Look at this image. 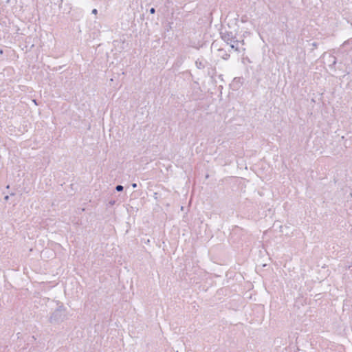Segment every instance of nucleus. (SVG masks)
Masks as SVG:
<instances>
[{
    "mask_svg": "<svg viewBox=\"0 0 352 352\" xmlns=\"http://www.w3.org/2000/svg\"><path fill=\"white\" fill-rule=\"evenodd\" d=\"M240 80H241V78H234V80H236V81H237V82H239V81H240Z\"/></svg>",
    "mask_w": 352,
    "mask_h": 352,
    "instance_id": "2eb2a0df",
    "label": "nucleus"
},
{
    "mask_svg": "<svg viewBox=\"0 0 352 352\" xmlns=\"http://www.w3.org/2000/svg\"><path fill=\"white\" fill-rule=\"evenodd\" d=\"M220 35L222 40H223L228 45H230L232 50H234L236 52H239V41L236 39V36L233 34L232 32L226 30L224 32L221 31Z\"/></svg>",
    "mask_w": 352,
    "mask_h": 352,
    "instance_id": "f03ea898",
    "label": "nucleus"
},
{
    "mask_svg": "<svg viewBox=\"0 0 352 352\" xmlns=\"http://www.w3.org/2000/svg\"><path fill=\"white\" fill-rule=\"evenodd\" d=\"M351 43H352V38L346 41L344 43V45H349Z\"/></svg>",
    "mask_w": 352,
    "mask_h": 352,
    "instance_id": "1a4fd4ad",
    "label": "nucleus"
},
{
    "mask_svg": "<svg viewBox=\"0 0 352 352\" xmlns=\"http://www.w3.org/2000/svg\"><path fill=\"white\" fill-rule=\"evenodd\" d=\"M131 186H132L133 188H137L138 185H137V184H136V183H132V184H131Z\"/></svg>",
    "mask_w": 352,
    "mask_h": 352,
    "instance_id": "f8f14e48",
    "label": "nucleus"
},
{
    "mask_svg": "<svg viewBox=\"0 0 352 352\" xmlns=\"http://www.w3.org/2000/svg\"><path fill=\"white\" fill-rule=\"evenodd\" d=\"M91 13L93 14H98V10L96 9V8L93 9L92 11H91Z\"/></svg>",
    "mask_w": 352,
    "mask_h": 352,
    "instance_id": "9b49d317",
    "label": "nucleus"
},
{
    "mask_svg": "<svg viewBox=\"0 0 352 352\" xmlns=\"http://www.w3.org/2000/svg\"><path fill=\"white\" fill-rule=\"evenodd\" d=\"M56 302L57 307L50 312L47 320L54 326L60 325L69 318V314L64 304L59 300H56Z\"/></svg>",
    "mask_w": 352,
    "mask_h": 352,
    "instance_id": "f257e3e1",
    "label": "nucleus"
},
{
    "mask_svg": "<svg viewBox=\"0 0 352 352\" xmlns=\"http://www.w3.org/2000/svg\"><path fill=\"white\" fill-rule=\"evenodd\" d=\"M208 63V61L204 59L198 58L195 61V65H196L197 68L199 69H204Z\"/></svg>",
    "mask_w": 352,
    "mask_h": 352,
    "instance_id": "7ed1b4c3",
    "label": "nucleus"
},
{
    "mask_svg": "<svg viewBox=\"0 0 352 352\" xmlns=\"http://www.w3.org/2000/svg\"><path fill=\"white\" fill-rule=\"evenodd\" d=\"M336 58L334 57V61H333V64H336Z\"/></svg>",
    "mask_w": 352,
    "mask_h": 352,
    "instance_id": "6ab92c4d",
    "label": "nucleus"
},
{
    "mask_svg": "<svg viewBox=\"0 0 352 352\" xmlns=\"http://www.w3.org/2000/svg\"><path fill=\"white\" fill-rule=\"evenodd\" d=\"M116 200H110L108 203V206H113L116 204Z\"/></svg>",
    "mask_w": 352,
    "mask_h": 352,
    "instance_id": "0eeeda50",
    "label": "nucleus"
},
{
    "mask_svg": "<svg viewBox=\"0 0 352 352\" xmlns=\"http://www.w3.org/2000/svg\"><path fill=\"white\" fill-rule=\"evenodd\" d=\"M219 56H221V57L224 59V60H228L229 58H230V54H228L226 52V51H225L223 49H219Z\"/></svg>",
    "mask_w": 352,
    "mask_h": 352,
    "instance_id": "20e7f679",
    "label": "nucleus"
},
{
    "mask_svg": "<svg viewBox=\"0 0 352 352\" xmlns=\"http://www.w3.org/2000/svg\"><path fill=\"white\" fill-rule=\"evenodd\" d=\"M171 25V23H169V26H168V28H170V29L171 28V25Z\"/></svg>",
    "mask_w": 352,
    "mask_h": 352,
    "instance_id": "f3484780",
    "label": "nucleus"
},
{
    "mask_svg": "<svg viewBox=\"0 0 352 352\" xmlns=\"http://www.w3.org/2000/svg\"><path fill=\"white\" fill-rule=\"evenodd\" d=\"M0 54H3V50H0Z\"/></svg>",
    "mask_w": 352,
    "mask_h": 352,
    "instance_id": "aec40b11",
    "label": "nucleus"
},
{
    "mask_svg": "<svg viewBox=\"0 0 352 352\" xmlns=\"http://www.w3.org/2000/svg\"><path fill=\"white\" fill-rule=\"evenodd\" d=\"M54 5H58L59 9L62 8L63 0H51Z\"/></svg>",
    "mask_w": 352,
    "mask_h": 352,
    "instance_id": "39448f33",
    "label": "nucleus"
},
{
    "mask_svg": "<svg viewBox=\"0 0 352 352\" xmlns=\"http://www.w3.org/2000/svg\"><path fill=\"white\" fill-rule=\"evenodd\" d=\"M10 188V185H8V186H6V188Z\"/></svg>",
    "mask_w": 352,
    "mask_h": 352,
    "instance_id": "412c9836",
    "label": "nucleus"
},
{
    "mask_svg": "<svg viewBox=\"0 0 352 352\" xmlns=\"http://www.w3.org/2000/svg\"><path fill=\"white\" fill-rule=\"evenodd\" d=\"M65 6H66V8H65V10H67V12L69 13L70 12V10H72V7L70 6L69 4H66Z\"/></svg>",
    "mask_w": 352,
    "mask_h": 352,
    "instance_id": "6e6552de",
    "label": "nucleus"
},
{
    "mask_svg": "<svg viewBox=\"0 0 352 352\" xmlns=\"http://www.w3.org/2000/svg\"><path fill=\"white\" fill-rule=\"evenodd\" d=\"M149 12L152 14H155V8H151L150 10H149Z\"/></svg>",
    "mask_w": 352,
    "mask_h": 352,
    "instance_id": "9d476101",
    "label": "nucleus"
},
{
    "mask_svg": "<svg viewBox=\"0 0 352 352\" xmlns=\"http://www.w3.org/2000/svg\"><path fill=\"white\" fill-rule=\"evenodd\" d=\"M3 199H4V200H5L6 201H8V199H9V196H8V195H6V196L4 197V198H3Z\"/></svg>",
    "mask_w": 352,
    "mask_h": 352,
    "instance_id": "ddd939ff",
    "label": "nucleus"
},
{
    "mask_svg": "<svg viewBox=\"0 0 352 352\" xmlns=\"http://www.w3.org/2000/svg\"><path fill=\"white\" fill-rule=\"evenodd\" d=\"M171 25V23H169V26H168V28H170V29L171 28V25Z\"/></svg>",
    "mask_w": 352,
    "mask_h": 352,
    "instance_id": "a211bd4d",
    "label": "nucleus"
},
{
    "mask_svg": "<svg viewBox=\"0 0 352 352\" xmlns=\"http://www.w3.org/2000/svg\"><path fill=\"white\" fill-rule=\"evenodd\" d=\"M116 190L118 191V192H122L124 190V186H122V185H117L116 186Z\"/></svg>",
    "mask_w": 352,
    "mask_h": 352,
    "instance_id": "423d86ee",
    "label": "nucleus"
},
{
    "mask_svg": "<svg viewBox=\"0 0 352 352\" xmlns=\"http://www.w3.org/2000/svg\"><path fill=\"white\" fill-rule=\"evenodd\" d=\"M312 45H313L314 47H317V43H312Z\"/></svg>",
    "mask_w": 352,
    "mask_h": 352,
    "instance_id": "4468645a",
    "label": "nucleus"
},
{
    "mask_svg": "<svg viewBox=\"0 0 352 352\" xmlns=\"http://www.w3.org/2000/svg\"><path fill=\"white\" fill-rule=\"evenodd\" d=\"M15 195H16V194H15V192H11V193H10V195H11V196H14Z\"/></svg>",
    "mask_w": 352,
    "mask_h": 352,
    "instance_id": "dca6fc26",
    "label": "nucleus"
}]
</instances>
